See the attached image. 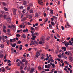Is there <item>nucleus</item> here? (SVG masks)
Masks as SVG:
<instances>
[{
	"mask_svg": "<svg viewBox=\"0 0 73 73\" xmlns=\"http://www.w3.org/2000/svg\"><path fill=\"white\" fill-rule=\"evenodd\" d=\"M50 60V61H51V62H54V60H53V59H51Z\"/></svg>",
	"mask_w": 73,
	"mask_h": 73,
	"instance_id": "a878e982",
	"label": "nucleus"
},
{
	"mask_svg": "<svg viewBox=\"0 0 73 73\" xmlns=\"http://www.w3.org/2000/svg\"><path fill=\"white\" fill-rule=\"evenodd\" d=\"M64 62L65 63V64H66L68 65H69V64L68 63V62H67V61H65Z\"/></svg>",
	"mask_w": 73,
	"mask_h": 73,
	"instance_id": "3c124183",
	"label": "nucleus"
},
{
	"mask_svg": "<svg viewBox=\"0 0 73 73\" xmlns=\"http://www.w3.org/2000/svg\"><path fill=\"white\" fill-rule=\"evenodd\" d=\"M50 59H48V62L49 64L50 63Z\"/></svg>",
	"mask_w": 73,
	"mask_h": 73,
	"instance_id": "a18cd8bd",
	"label": "nucleus"
},
{
	"mask_svg": "<svg viewBox=\"0 0 73 73\" xmlns=\"http://www.w3.org/2000/svg\"><path fill=\"white\" fill-rule=\"evenodd\" d=\"M16 41V39L15 38H14L12 40V42H15Z\"/></svg>",
	"mask_w": 73,
	"mask_h": 73,
	"instance_id": "7c9ffc66",
	"label": "nucleus"
},
{
	"mask_svg": "<svg viewBox=\"0 0 73 73\" xmlns=\"http://www.w3.org/2000/svg\"><path fill=\"white\" fill-rule=\"evenodd\" d=\"M40 51H38L36 54V57H38L39 56H40Z\"/></svg>",
	"mask_w": 73,
	"mask_h": 73,
	"instance_id": "f03ea898",
	"label": "nucleus"
},
{
	"mask_svg": "<svg viewBox=\"0 0 73 73\" xmlns=\"http://www.w3.org/2000/svg\"><path fill=\"white\" fill-rule=\"evenodd\" d=\"M11 25V29L12 28H13L14 29H16V27H15V25H13V24H12Z\"/></svg>",
	"mask_w": 73,
	"mask_h": 73,
	"instance_id": "f8f14e48",
	"label": "nucleus"
},
{
	"mask_svg": "<svg viewBox=\"0 0 73 73\" xmlns=\"http://www.w3.org/2000/svg\"><path fill=\"white\" fill-rule=\"evenodd\" d=\"M31 43H30V45H33L34 44H35V43H36V41L32 40L31 42Z\"/></svg>",
	"mask_w": 73,
	"mask_h": 73,
	"instance_id": "20e7f679",
	"label": "nucleus"
},
{
	"mask_svg": "<svg viewBox=\"0 0 73 73\" xmlns=\"http://www.w3.org/2000/svg\"><path fill=\"white\" fill-rule=\"evenodd\" d=\"M3 28L4 29H5L6 28V26L5 25H3Z\"/></svg>",
	"mask_w": 73,
	"mask_h": 73,
	"instance_id": "4c0bfd02",
	"label": "nucleus"
},
{
	"mask_svg": "<svg viewBox=\"0 0 73 73\" xmlns=\"http://www.w3.org/2000/svg\"><path fill=\"white\" fill-rule=\"evenodd\" d=\"M3 17L4 19H6V18H7V15H4L3 16Z\"/></svg>",
	"mask_w": 73,
	"mask_h": 73,
	"instance_id": "6e6d98bb",
	"label": "nucleus"
},
{
	"mask_svg": "<svg viewBox=\"0 0 73 73\" xmlns=\"http://www.w3.org/2000/svg\"><path fill=\"white\" fill-rule=\"evenodd\" d=\"M16 45V44L15 43V44H14L12 45V47H13V48H15Z\"/></svg>",
	"mask_w": 73,
	"mask_h": 73,
	"instance_id": "c85d7f7f",
	"label": "nucleus"
},
{
	"mask_svg": "<svg viewBox=\"0 0 73 73\" xmlns=\"http://www.w3.org/2000/svg\"><path fill=\"white\" fill-rule=\"evenodd\" d=\"M22 37H23V38H26V35H25V34H23L22 35Z\"/></svg>",
	"mask_w": 73,
	"mask_h": 73,
	"instance_id": "dca6fc26",
	"label": "nucleus"
},
{
	"mask_svg": "<svg viewBox=\"0 0 73 73\" xmlns=\"http://www.w3.org/2000/svg\"><path fill=\"white\" fill-rule=\"evenodd\" d=\"M2 4L4 5H6V3L5 2H3Z\"/></svg>",
	"mask_w": 73,
	"mask_h": 73,
	"instance_id": "603ef678",
	"label": "nucleus"
},
{
	"mask_svg": "<svg viewBox=\"0 0 73 73\" xmlns=\"http://www.w3.org/2000/svg\"><path fill=\"white\" fill-rule=\"evenodd\" d=\"M65 46L66 47H68V45H73V43L72 42L71 40H70L68 42H67V43H65Z\"/></svg>",
	"mask_w": 73,
	"mask_h": 73,
	"instance_id": "f257e3e1",
	"label": "nucleus"
},
{
	"mask_svg": "<svg viewBox=\"0 0 73 73\" xmlns=\"http://www.w3.org/2000/svg\"><path fill=\"white\" fill-rule=\"evenodd\" d=\"M50 13H51L52 15H53V11L52 9H51L50 10Z\"/></svg>",
	"mask_w": 73,
	"mask_h": 73,
	"instance_id": "4be33fe9",
	"label": "nucleus"
},
{
	"mask_svg": "<svg viewBox=\"0 0 73 73\" xmlns=\"http://www.w3.org/2000/svg\"><path fill=\"white\" fill-rule=\"evenodd\" d=\"M7 32L8 33H9V32H10V29H7Z\"/></svg>",
	"mask_w": 73,
	"mask_h": 73,
	"instance_id": "c756f323",
	"label": "nucleus"
},
{
	"mask_svg": "<svg viewBox=\"0 0 73 73\" xmlns=\"http://www.w3.org/2000/svg\"><path fill=\"white\" fill-rule=\"evenodd\" d=\"M48 67V68H50V67L51 66V65L50 64H48L47 65Z\"/></svg>",
	"mask_w": 73,
	"mask_h": 73,
	"instance_id": "a19ab883",
	"label": "nucleus"
},
{
	"mask_svg": "<svg viewBox=\"0 0 73 73\" xmlns=\"http://www.w3.org/2000/svg\"><path fill=\"white\" fill-rule=\"evenodd\" d=\"M26 61V60H25V59H23L22 60V62H25Z\"/></svg>",
	"mask_w": 73,
	"mask_h": 73,
	"instance_id": "c03bdc74",
	"label": "nucleus"
},
{
	"mask_svg": "<svg viewBox=\"0 0 73 73\" xmlns=\"http://www.w3.org/2000/svg\"><path fill=\"white\" fill-rule=\"evenodd\" d=\"M44 57L43 56H42L40 58L41 60H43V59H44Z\"/></svg>",
	"mask_w": 73,
	"mask_h": 73,
	"instance_id": "e2e57ef3",
	"label": "nucleus"
},
{
	"mask_svg": "<svg viewBox=\"0 0 73 73\" xmlns=\"http://www.w3.org/2000/svg\"><path fill=\"white\" fill-rule=\"evenodd\" d=\"M31 31H35V28H33V27H31Z\"/></svg>",
	"mask_w": 73,
	"mask_h": 73,
	"instance_id": "f3484780",
	"label": "nucleus"
},
{
	"mask_svg": "<svg viewBox=\"0 0 73 73\" xmlns=\"http://www.w3.org/2000/svg\"><path fill=\"white\" fill-rule=\"evenodd\" d=\"M21 42L20 40H19L18 42V44H21Z\"/></svg>",
	"mask_w": 73,
	"mask_h": 73,
	"instance_id": "680f3d73",
	"label": "nucleus"
},
{
	"mask_svg": "<svg viewBox=\"0 0 73 73\" xmlns=\"http://www.w3.org/2000/svg\"><path fill=\"white\" fill-rule=\"evenodd\" d=\"M7 27H8V28H10V29H12V27H11V25H7Z\"/></svg>",
	"mask_w": 73,
	"mask_h": 73,
	"instance_id": "6ab92c4d",
	"label": "nucleus"
},
{
	"mask_svg": "<svg viewBox=\"0 0 73 73\" xmlns=\"http://www.w3.org/2000/svg\"><path fill=\"white\" fill-rule=\"evenodd\" d=\"M35 35H36L37 36H38L39 35L38 33L35 32L34 34H32L31 35V36H35Z\"/></svg>",
	"mask_w": 73,
	"mask_h": 73,
	"instance_id": "423d86ee",
	"label": "nucleus"
},
{
	"mask_svg": "<svg viewBox=\"0 0 73 73\" xmlns=\"http://www.w3.org/2000/svg\"><path fill=\"white\" fill-rule=\"evenodd\" d=\"M51 24H52V25L53 26V27H54V25H55V23L53 22H52Z\"/></svg>",
	"mask_w": 73,
	"mask_h": 73,
	"instance_id": "a211bd4d",
	"label": "nucleus"
},
{
	"mask_svg": "<svg viewBox=\"0 0 73 73\" xmlns=\"http://www.w3.org/2000/svg\"><path fill=\"white\" fill-rule=\"evenodd\" d=\"M3 50H0V54L3 53Z\"/></svg>",
	"mask_w": 73,
	"mask_h": 73,
	"instance_id": "052dcab7",
	"label": "nucleus"
},
{
	"mask_svg": "<svg viewBox=\"0 0 73 73\" xmlns=\"http://www.w3.org/2000/svg\"><path fill=\"white\" fill-rule=\"evenodd\" d=\"M19 8L20 9H23L24 8V7L23 6H21L19 7Z\"/></svg>",
	"mask_w": 73,
	"mask_h": 73,
	"instance_id": "37998d69",
	"label": "nucleus"
},
{
	"mask_svg": "<svg viewBox=\"0 0 73 73\" xmlns=\"http://www.w3.org/2000/svg\"><path fill=\"white\" fill-rule=\"evenodd\" d=\"M0 46L2 48H4V44H0Z\"/></svg>",
	"mask_w": 73,
	"mask_h": 73,
	"instance_id": "5701e85b",
	"label": "nucleus"
},
{
	"mask_svg": "<svg viewBox=\"0 0 73 73\" xmlns=\"http://www.w3.org/2000/svg\"><path fill=\"white\" fill-rule=\"evenodd\" d=\"M45 71H47V72H48L49 71V69H47L45 70Z\"/></svg>",
	"mask_w": 73,
	"mask_h": 73,
	"instance_id": "bf43d9fd",
	"label": "nucleus"
},
{
	"mask_svg": "<svg viewBox=\"0 0 73 73\" xmlns=\"http://www.w3.org/2000/svg\"><path fill=\"white\" fill-rule=\"evenodd\" d=\"M68 56H69V55H72L71 52H68Z\"/></svg>",
	"mask_w": 73,
	"mask_h": 73,
	"instance_id": "864d4df0",
	"label": "nucleus"
},
{
	"mask_svg": "<svg viewBox=\"0 0 73 73\" xmlns=\"http://www.w3.org/2000/svg\"><path fill=\"white\" fill-rule=\"evenodd\" d=\"M45 68H48V65H45Z\"/></svg>",
	"mask_w": 73,
	"mask_h": 73,
	"instance_id": "338daca9",
	"label": "nucleus"
},
{
	"mask_svg": "<svg viewBox=\"0 0 73 73\" xmlns=\"http://www.w3.org/2000/svg\"><path fill=\"white\" fill-rule=\"evenodd\" d=\"M6 20H7V21H11V18L9 17H8L6 19Z\"/></svg>",
	"mask_w": 73,
	"mask_h": 73,
	"instance_id": "b1692460",
	"label": "nucleus"
},
{
	"mask_svg": "<svg viewBox=\"0 0 73 73\" xmlns=\"http://www.w3.org/2000/svg\"><path fill=\"white\" fill-rule=\"evenodd\" d=\"M28 61H26L25 62V65H28Z\"/></svg>",
	"mask_w": 73,
	"mask_h": 73,
	"instance_id": "58836bf2",
	"label": "nucleus"
},
{
	"mask_svg": "<svg viewBox=\"0 0 73 73\" xmlns=\"http://www.w3.org/2000/svg\"><path fill=\"white\" fill-rule=\"evenodd\" d=\"M17 9H14L13 10V13L14 15H16V11H17Z\"/></svg>",
	"mask_w": 73,
	"mask_h": 73,
	"instance_id": "0eeeda50",
	"label": "nucleus"
},
{
	"mask_svg": "<svg viewBox=\"0 0 73 73\" xmlns=\"http://www.w3.org/2000/svg\"><path fill=\"white\" fill-rule=\"evenodd\" d=\"M1 70H2L3 72H5V68L4 67H2L1 68Z\"/></svg>",
	"mask_w": 73,
	"mask_h": 73,
	"instance_id": "4468645a",
	"label": "nucleus"
},
{
	"mask_svg": "<svg viewBox=\"0 0 73 73\" xmlns=\"http://www.w3.org/2000/svg\"><path fill=\"white\" fill-rule=\"evenodd\" d=\"M69 59L71 62H72L73 61V58L71 56H70L69 57Z\"/></svg>",
	"mask_w": 73,
	"mask_h": 73,
	"instance_id": "1a4fd4ad",
	"label": "nucleus"
},
{
	"mask_svg": "<svg viewBox=\"0 0 73 73\" xmlns=\"http://www.w3.org/2000/svg\"><path fill=\"white\" fill-rule=\"evenodd\" d=\"M5 68H6V69H7V70H11V68H9L8 66L6 67Z\"/></svg>",
	"mask_w": 73,
	"mask_h": 73,
	"instance_id": "aec40b11",
	"label": "nucleus"
},
{
	"mask_svg": "<svg viewBox=\"0 0 73 73\" xmlns=\"http://www.w3.org/2000/svg\"><path fill=\"white\" fill-rule=\"evenodd\" d=\"M34 70H35V68H31L30 71V73H33V72H34Z\"/></svg>",
	"mask_w": 73,
	"mask_h": 73,
	"instance_id": "9d476101",
	"label": "nucleus"
},
{
	"mask_svg": "<svg viewBox=\"0 0 73 73\" xmlns=\"http://www.w3.org/2000/svg\"><path fill=\"white\" fill-rule=\"evenodd\" d=\"M33 5L32 4L30 3L29 4V5H28V7H31V6H32Z\"/></svg>",
	"mask_w": 73,
	"mask_h": 73,
	"instance_id": "473e14b6",
	"label": "nucleus"
},
{
	"mask_svg": "<svg viewBox=\"0 0 73 73\" xmlns=\"http://www.w3.org/2000/svg\"><path fill=\"white\" fill-rule=\"evenodd\" d=\"M31 50H32V48H29L28 49V51H31Z\"/></svg>",
	"mask_w": 73,
	"mask_h": 73,
	"instance_id": "0e129e2a",
	"label": "nucleus"
},
{
	"mask_svg": "<svg viewBox=\"0 0 73 73\" xmlns=\"http://www.w3.org/2000/svg\"><path fill=\"white\" fill-rule=\"evenodd\" d=\"M38 3L40 5H43V2L41 0H39L38 1Z\"/></svg>",
	"mask_w": 73,
	"mask_h": 73,
	"instance_id": "39448f33",
	"label": "nucleus"
},
{
	"mask_svg": "<svg viewBox=\"0 0 73 73\" xmlns=\"http://www.w3.org/2000/svg\"><path fill=\"white\" fill-rule=\"evenodd\" d=\"M3 9L4 11H8V9L6 7H4Z\"/></svg>",
	"mask_w": 73,
	"mask_h": 73,
	"instance_id": "393cba45",
	"label": "nucleus"
},
{
	"mask_svg": "<svg viewBox=\"0 0 73 73\" xmlns=\"http://www.w3.org/2000/svg\"><path fill=\"white\" fill-rule=\"evenodd\" d=\"M30 13H33V11L32 10H31L30 11Z\"/></svg>",
	"mask_w": 73,
	"mask_h": 73,
	"instance_id": "cd10ccee",
	"label": "nucleus"
},
{
	"mask_svg": "<svg viewBox=\"0 0 73 73\" xmlns=\"http://www.w3.org/2000/svg\"><path fill=\"white\" fill-rule=\"evenodd\" d=\"M64 45H65V43H67V42H66V41H64L62 42V43L64 44Z\"/></svg>",
	"mask_w": 73,
	"mask_h": 73,
	"instance_id": "09e8293b",
	"label": "nucleus"
},
{
	"mask_svg": "<svg viewBox=\"0 0 73 73\" xmlns=\"http://www.w3.org/2000/svg\"><path fill=\"white\" fill-rule=\"evenodd\" d=\"M17 33H23V30L21 29L19 30H18L17 32Z\"/></svg>",
	"mask_w": 73,
	"mask_h": 73,
	"instance_id": "6e6552de",
	"label": "nucleus"
},
{
	"mask_svg": "<svg viewBox=\"0 0 73 73\" xmlns=\"http://www.w3.org/2000/svg\"><path fill=\"white\" fill-rule=\"evenodd\" d=\"M20 69L21 70L23 69V67L22 66H21Z\"/></svg>",
	"mask_w": 73,
	"mask_h": 73,
	"instance_id": "8fccbe9b",
	"label": "nucleus"
},
{
	"mask_svg": "<svg viewBox=\"0 0 73 73\" xmlns=\"http://www.w3.org/2000/svg\"><path fill=\"white\" fill-rule=\"evenodd\" d=\"M49 38H50V37L49 36H48L46 38V40H49Z\"/></svg>",
	"mask_w": 73,
	"mask_h": 73,
	"instance_id": "f704fd0d",
	"label": "nucleus"
},
{
	"mask_svg": "<svg viewBox=\"0 0 73 73\" xmlns=\"http://www.w3.org/2000/svg\"><path fill=\"white\" fill-rule=\"evenodd\" d=\"M26 20V18H24L23 19H21L22 21L24 22Z\"/></svg>",
	"mask_w": 73,
	"mask_h": 73,
	"instance_id": "bb28decb",
	"label": "nucleus"
},
{
	"mask_svg": "<svg viewBox=\"0 0 73 73\" xmlns=\"http://www.w3.org/2000/svg\"><path fill=\"white\" fill-rule=\"evenodd\" d=\"M3 31L4 32V33H6L7 32V31L5 29H3Z\"/></svg>",
	"mask_w": 73,
	"mask_h": 73,
	"instance_id": "49530a36",
	"label": "nucleus"
},
{
	"mask_svg": "<svg viewBox=\"0 0 73 73\" xmlns=\"http://www.w3.org/2000/svg\"><path fill=\"white\" fill-rule=\"evenodd\" d=\"M27 24L29 25H32V24L30 23H29V22H28Z\"/></svg>",
	"mask_w": 73,
	"mask_h": 73,
	"instance_id": "4d7b16f0",
	"label": "nucleus"
},
{
	"mask_svg": "<svg viewBox=\"0 0 73 73\" xmlns=\"http://www.w3.org/2000/svg\"><path fill=\"white\" fill-rule=\"evenodd\" d=\"M23 5H26L27 4V2L26 1H24L23 3Z\"/></svg>",
	"mask_w": 73,
	"mask_h": 73,
	"instance_id": "c9c22d12",
	"label": "nucleus"
},
{
	"mask_svg": "<svg viewBox=\"0 0 73 73\" xmlns=\"http://www.w3.org/2000/svg\"><path fill=\"white\" fill-rule=\"evenodd\" d=\"M56 36H57V37H60V35H58V34L56 33Z\"/></svg>",
	"mask_w": 73,
	"mask_h": 73,
	"instance_id": "69168bd1",
	"label": "nucleus"
},
{
	"mask_svg": "<svg viewBox=\"0 0 73 73\" xmlns=\"http://www.w3.org/2000/svg\"><path fill=\"white\" fill-rule=\"evenodd\" d=\"M21 73H24V72L23 71V70H21Z\"/></svg>",
	"mask_w": 73,
	"mask_h": 73,
	"instance_id": "774afa93",
	"label": "nucleus"
},
{
	"mask_svg": "<svg viewBox=\"0 0 73 73\" xmlns=\"http://www.w3.org/2000/svg\"><path fill=\"white\" fill-rule=\"evenodd\" d=\"M20 35H19V34H17L16 35V36H17V37H20Z\"/></svg>",
	"mask_w": 73,
	"mask_h": 73,
	"instance_id": "79ce46f5",
	"label": "nucleus"
},
{
	"mask_svg": "<svg viewBox=\"0 0 73 73\" xmlns=\"http://www.w3.org/2000/svg\"><path fill=\"white\" fill-rule=\"evenodd\" d=\"M62 50L64 49V51H66V47H62Z\"/></svg>",
	"mask_w": 73,
	"mask_h": 73,
	"instance_id": "9b49d317",
	"label": "nucleus"
},
{
	"mask_svg": "<svg viewBox=\"0 0 73 73\" xmlns=\"http://www.w3.org/2000/svg\"><path fill=\"white\" fill-rule=\"evenodd\" d=\"M27 11H29L30 9V7H27Z\"/></svg>",
	"mask_w": 73,
	"mask_h": 73,
	"instance_id": "5fc2aeb1",
	"label": "nucleus"
},
{
	"mask_svg": "<svg viewBox=\"0 0 73 73\" xmlns=\"http://www.w3.org/2000/svg\"><path fill=\"white\" fill-rule=\"evenodd\" d=\"M7 45H9V40H7Z\"/></svg>",
	"mask_w": 73,
	"mask_h": 73,
	"instance_id": "e433bc0d",
	"label": "nucleus"
},
{
	"mask_svg": "<svg viewBox=\"0 0 73 73\" xmlns=\"http://www.w3.org/2000/svg\"><path fill=\"white\" fill-rule=\"evenodd\" d=\"M28 29H26V30L25 29H24L23 30V32H28Z\"/></svg>",
	"mask_w": 73,
	"mask_h": 73,
	"instance_id": "2eb2a0df",
	"label": "nucleus"
},
{
	"mask_svg": "<svg viewBox=\"0 0 73 73\" xmlns=\"http://www.w3.org/2000/svg\"><path fill=\"white\" fill-rule=\"evenodd\" d=\"M35 17H38V13H36L35 15Z\"/></svg>",
	"mask_w": 73,
	"mask_h": 73,
	"instance_id": "412c9836",
	"label": "nucleus"
},
{
	"mask_svg": "<svg viewBox=\"0 0 73 73\" xmlns=\"http://www.w3.org/2000/svg\"><path fill=\"white\" fill-rule=\"evenodd\" d=\"M35 30H36V31H37V29H38V27H35Z\"/></svg>",
	"mask_w": 73,
	"mask_h": 73,
	"instance_id": "13d9d810",
	"label": "nucleus"
},
{
	"mask_svg": "<svg viewBox=\"0 0 73 73\" xmlns=\"http://www.w3.org/2000/svg\"><path fill=\"white\" fill-rule=\"evenodd\" d=\"M25 12H26V10L25 9L23 10L22 11L23 13H25Z\"/></svg>",
	"mask_w": 73,
	"mask_h": 73,
	"instance_id": "2f4dec72",
	"label": "nucleus"
},
{
	"mask_svg": "<svg viewBox=\"0 0 73 73\" xmlns=\"http://www.w3.org/2000/svg\"><path fill=\"white\" fill-rule=\"evenodd\" d=\"M48 21V18H47L46 19V20H45L44 22L45 23H46V22Z\"/></svg>",
	"mask_w": 73,
	"mask_h": 73,
	"instance_id": "de8ad7c7",
	"label": "nucleus"
},
{
	"mask_svg": "<svg viewBox=\"0 0 73 73\" xmlns=\"http://www.w3.org/2000/svg\"><path fill=\"white\" fill-rule=\"evenodd\" d=\"M4 57V54H1L0 55V58H3Z\"/></svg>",
	"mask_w": 73,
	"mask_h": 73,
	"instance_id": "ddd939ff",
	"label": "nucleus"
},
{
	"mask_svg": "<svg viewBox=\"0 0 73 73\" xmlns=\"http://www.w3.org/2000/svg\"><path fill=\"white\" fill-rule=\"evenodd\" d=\"M67 25L68 26V27H71V26L69 25V23H68V22L67 23Z\"/></svg>",
	"mask_w": 73,
	"mask_h": 73,
	"instance_id": "ea45409f",
	"label": "nucleus"
},
{
	"mask_svg": "<svg viewBox=\"0 0 73 73\" xmlns=\"http://www.w3.org/2000/svg\"><path fill=\"white\" fill-rule=\"evenodd\" d=\"M22 61H20L17 63V65L18 66H20V64H22Z\"/></svg>",
	"mask_w": 73,
	"mask_h": 73,
	"instance_id": "7ed1b4c3",
	"label": "nucleus"
},
{
	"mask_svg": "<svg viewBox=\"0 0 73 73\" xmlns=\"http://www.w3.org/2000/svg\"><path fill=\"white\" fill-rule=\"evenodd\" d=\"M52 17L53 19H57V17L54 16H53Z\"/></svg>",
	"mask_w": 73,
	"mask_h": 73,
	"instance_id": "72a5a7b5",
	"label": "nucleus"
}]
</instances>
